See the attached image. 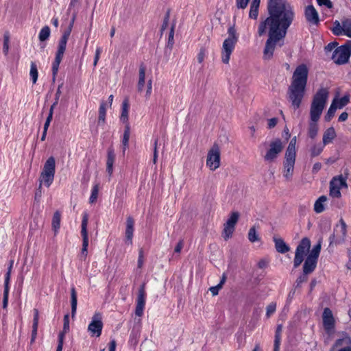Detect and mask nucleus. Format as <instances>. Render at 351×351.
I'll return each mask as SVG.
<instances>
[{"label": "nucleus", "mask_w": 351, "mask_h": 351, "mask_svg": "<svg viewBox=\"0 0 351 351\" xmlns=\"http://www.w3.org/2000/svg\"><path fill=\"white\" fill-rule=\"evenodd\" d=\"M268 16L258 26L259 36L268 34L264 48L265 59H270L279 41L283 40L295 19L293 8L285 0H268Z\"/></svg>", "instance_id": "obj_1"}, {"label": "nucleus", "mask_w": 351, "mask_h": 351, "mask_svg": "<svg viewBox=\"0 0 351 351\" xmlns=\"http://www.w3.org/2000/svg\"><path fill=\"white\" fill-rule=\"evenodd\" d=\"M308 76V69L305 64L298 65L293 73L291 82L288 88L287 95L289 101L295 109L300 108L304 97Z\"/></svg>", "instance_id": "obj_2"}, {"label": "nucleus", "mask_w": 351, "mask_h": 351, "mask_svg": "<svg viewBox=\"0 0 351 351\" xmlns=\"http://www.w3.org/2000/svg\"><path fill=\"white\" fill-rule=\"evenodd\" d=\"M329 97L328 88H319L313 97L310 108V117L313 122H317L322 115Z\"/></svg>", "instance_id": "obj_3"}, {"label": "nucleus", "mask_w": 351, "mask_h": 351, "mask_svg": "<svg viewBox=\"0 0 351 351\" xmlns=\"http://www.w3.org/2000/svg\"><path fill=\"white\" fill-rule=\"evenodd\" d=\"M75 17L70 22L68 27L64 31L58 43V50L56 54L55 60L52 63V80L54 82L58 72L60 64L64 56L66 50V43L74 23Z\"/></svg>", "instance_id": "obj_4"}, {"label": "nucleus", "mask_w": 351, "mask_h": 351, "mask_svg": "<svg viewBox=\"0 0 351 351\" xmlns=\"http://www.w3.org/2000/svg\"><path fill=\"white\" fill-rule=\"evenodd\" d=\"M228 37L224 40L221 51V61L224 64H228L230 56L235 48L239 36L234 26L228 29Z\"/></svg>", "instance_id": "obj_5"}, {"label": "nucleus", "mask_w": 351, "mask_h": 351, "mask_svg": "<svg viewBox=\"0 0 351 351\" xmlns=\"http://www.w3.org/2000/svg\"><path fill=\"white\" fill-rule=\"evenodd\" d=\"M311 247V241L307 237H304L300 241L295 252L293 259L294 268L298 267L304 260V257L307 255Z\"/></svg>", "instance_id": "obj_6"}, {"label": "nucleus", "mask_w": 351, "mask_h": 351, "mask_svg": "<svg viewBox=\"0 0 351 351\" xmlns=\"http://www.w3.org/2000/svg\"><path fill=\"white\" fill-rule=\"evenodd\" d=\"M351 55V49L347 45L336 47L333 51L331 59L338 65L347 63Z\"/></svg>", "instance_id": "obj_7"}, {"label": "nucleus", "mask_w": 351, "mask_h": 351, "mask_svg": "<svg viewBox=\"0 0 351 351\" xmlns=\"http://www.w3.org/2000/svg\"><path fill=\"white\" fill-rule=\"evenodd\" d=\"M347 235V225L344 220L341 218L339 220V225H337L334 229V232L330 235V245L332 243L341 244L343 243L346 238Z\"/></svg>", "instance_id": "obj_8"}, {"label": "nucleus", "mask_w": 351, "mask_h": 351, "mask_svg": "<svg viewBox=\"0 0 351 351\" xmlns=\"http://www.w3.org/2000/svg\"><path fill=\"white\" fill-rule=\"evenodd\" d=\"M206 165L211 171L216 170L220 166V149L216 143L213 145L208 152Z\"/></svg>", "instance_id": "obj_9"}, {"label": "nucleus", "mask_w": 351, "mask_h": 351, "mask_svg": "<svg viewBox=\"0 0 351 351\" xmlns=\"http://www.w3.org/2000/svg\"><path fill=\"white\" fill-rule=\"evenodd\" d=\"M82 219L81 223V236L82 237V247L81 250V255L84 258H86L88 254V214L87 212H83Z\"/></svg>", "instance_id": "obj_10"}, {"label": "nucleus", "mask_w": 351, "mask_h": 351, "mask_svg": "<svg viewBox=\"0 0 351 351\" xmlns=\"http://www.w3.org/2000/svg\"><path fill=\"white\" fill-rule=\"evenodd\" d=\"M102 315L99 312H95L92 320L88 326V331L91 337H99L101 336L103 329Z\"/></svg>", "instance_id": "obj_11"}, {"label": "nucleus", "mask_w": 351, "mask_h": 351, "mask_svg": "<svg viewBox=\"0 0 351 351\" xmlns=\"http://www.w3.org/2000/svg\"><path fill=\"white\" fill-rule=\"evenodd\" d=\"M283 149V144L280 138H276L269 144V148L264 156V160L267 162H272L277 158L278 154Z\"/></svg>", "instance_id": "obj_12"}, {"label": "nucleus", "mask_w": 351, "mask_h": 351, "mask_svg": "<svg viewBox=\"0 0 351 351\" xmlns=\"http://www.w3.org/2000/svg\"><path fill=\"white\" fill-rule=\"evenodd\" d=\"M239 218V213L238 212H232L227 221L224 223V228L223 230V237L226 241L232 237L235 229V226L238 222Z\"/></svg>", "instance_id": "obj_13"}, {"label": "nucleus", "mask_w": 351, "mask_h": 351, "mask_svg": "<svg viewBox=\"0 0 351 351\" xmlns=\"http://www.w3.org/2000/svg\"><path fill=\"white\" fill-rule=\"evenodd\" d=\"M343 187H347L346 179L342 176L334 177L330 182V195L332 197H341L340 191Z\"/></svg>", "instance_id": "obj_14"}, {"label": "nucleus", "mask_w": 351, "mask_h": 351, "mask_svg": "<svg viewBox=\"0 0 351 351\" xmlns=\"http://www.w3.org/2000/svg\"><path fill=\"white\" fill-rule=\"evenodd\" d=\"M146 297L145 284L143 283L138 289L136 301L135 315L137 317H142L143 315L146 304Z\"/></svg>", "instance_id": "obj_15"}, {"label": "nucleus", "mask_w": 351, "mask_h": 351, "mask_svg": "<svg viewBox=\"0 0 351 351\" xmlns=\"http://www.w3.org/2000/svg\"><path fill=\"white\" fill-rule=\"evenodd\" d=\"M134 219L132 217L128 216L125 222V243L127 245L132 244V239L134 232Z\"/></svg>", "instance_id": "obj_16"}, {"label": "nucleus", "mask_w": 351, "mask_h": 351, "mask_svg": "<svg viewBox=\"0 0 351 351\" xmlns=\"http://www.w3.org/2000/svg\"><path fill=\"white\" fill-rule=\"evenodd\" d=\"M323 325L327 332H330L335 328V319L331 310L325 308L323 312Z\"/></svg>", "instance_id": "obj_17"}, {"label": "nucleus", "mask_w": 351, "mask_h": 351, "mask_svg": "<svg viewBox=\"0 0 351 351\" xmlns=\"http://www.w3.org/2000/svg\"><path fill=\"white\" fill-rule=\"evenodd\" d=\"M306 20L312 25H317L319 23V14L313 5L306 7L304 11Z\"/></svg>", "instance_id": "obj_18"}, {"label": "nucleus", "mask_w": 351, "mask_h": 351, "mask_svg": "<svg viewBox=\"0 0 351 351\" xmlns=\"http://www.w3.org/2000/svg\"><path fill=\"white\" fill-rule=\"evenodd\" d=\"M295 162V157L288 156L285 155V160L283 162L284 167V176L287 179H290L293 175L294 165Z\"/></svg>", "instance_id": "obj_19"}, {"label": "nucleus", "mask_w": 351, "mask_h": 351, "mask_svg": "<svg viewBox=\"0 0 351 351\" xmlns=\"http://www.w3.org/2000/svg\"><path fill=\"white\" fill-rule=\"evenodd\" d=\"M115 154L112 147H109L107 152L106 171L111 176L113 172V165L115 160Z\"/></svg>", "instance_id": "obj_20"}, {"label": "nucleus", "mask_w": 351, "mask_h": 351, "mask_svg": "<svg viewBox=\"0 0 351 351\" xmlns=\"http://www.w3.org/2000/svg\"><path fill=\"white\" fill-rule=\"evenodd\" d=\"M317 264V261L306 256L304 265H303V271L305 274H310L313 273L316 269Z\"/></svg>", "instance_id": "obj_21"}, {"label": "nucleus", "mask_w": 351, "mask_h": 351, "mask_svg": "<svg viewBox=\"0 0 351 351\" xmlns=\"http://www.w3.org/2000/svg\"><path fill=\"white\" fill-rule=\"evenodd\" d=\"M38 322H39V311L37 308L34 309V318L32 323V335H31V343H33L37 337V331L38 328Z\"/></svg>", "instance_id": "obj_22"}, {"label": "nucleus", "mask_w": 351, "mask_h": 351, "mask_svg": "<svg viewBox=\"0 0 351 351\" xmlns=\"http://www.w3.org/2000/svg\"><path fill=\"white\" fill-rule=\"evenodd\" d=\"M41 173L51 174L55 176L56 173V160L53 156H50L44 164Z\"/></svg>", "instance_id": "obj_23"}, {"label": "nucleus", "mask_w": 351, "mask_h": 351, "mask_svg": "<svg viewBox=\"0 0 351 351\" xmlns=\"http://www.w3.org/2000/svg\"><path fill=\"white\" fill-rule=\"evenodd\" d=\"M106 106L107 103L104 101H102L99 105L98 110V125L103 126L106 124Z\"/></svg>", "instance_id": "obj_24"}, {"label": "nucleus", "mask_w": 351, "mask_h": 351, "mask_svg": "<svg viewBox=\"0 0 351 351\" xmlns=\"http://www.w3.org/2000/svg\"><path fill=\"white\" fill-rule=\"evenodd\" d=\"M145 72L146 67L143 63H142L139 66V73H138V82L137 84L138 91L141 93L143 90L145 83Z\"/></svg>", "instance_id": "obj_25"}, {"label": "nucleus", "mask_w": 351, "mask_h": 351, "mask_svg": "<svg viewBox=\"0 0 351 351\" xmlns=\"http://www.w3.org/2000/svg\"><path fill=\"white\" fill-rule=\"evenodd\" d=\"M130 104L128 99H125L122 103L121 106V114L120 116V120L125 125L130 124L128 121V113H129Z\"/></svg>", "instance_id": "obj_26"}, {"label": "nucleus", "mask_w": 351, "mask_h": 351, "mask_svg": "<svg viewBox=\"0 0 351 351\" xmlns=\"http://www.w3.org/2000/svg\"><path fill=\"white\" fill-rule=\"evenodd\" d=\"M336 137V132L333 127H330L324 132L323 134L324 146L329 144Z\"/></svg>", "instance_id": "obj_27"}, {"label": "nucleus", "mask_w": 351, "mask_h": 351, "mask_svg": "<svg viewBox=\"0 0 351 351\" xmlns=\"http://www.w3.org/2000/svg\"><path fill=\"white\" fill-rule=\"evenodd\" d=\"M275 247L276 251L281 254H285L290 250V247L282 239L274 238Z\"/></svg>", "instance_id": "obj_28"}, {"label": "nucleus", "mask_w": 351, "mask_h": 351, "mask_svg": "<svg viewBox=\"0 0 351 351\" xmlns=\"http://www.w3.org/2000/svg\"><path fill=\"white\" fill-rule=\"evenodd\" d=\"M350 95L349 94L344 95L341 98L335 97L332 102H335L336 109H341L350 103Z\"/></svg>", "instance_id": "obj_29"}, {"label": "nucleus", "mask_w": 351, "mask_h": 351, "mask_svg": "<svg viewBox=\"0 0 351 351\" xmlns=\"http://www.w3.org/2000/svg\"><path fill=\"white\" fill-rule=\"evenodd\" d=\"M282 332V324H278L275 331L274 351H280Z\"/></svg>", "instance_id": "obj_30"}, {"label": "nucleus", "mask_w": 351, "mask_h": 351, "mask_svg": "<svg viewBox=\"0 0 351 351\" xmlns=\"http://www.w3.org/2000/svg\"><path fill=\"white\" fill-rule=\"evenodd\" d=\"M130 136V124L125 125L124 132L122 138L123 152L125 153V150L129 147V140Z\"/></svg>", "instance_id": "obj_31"}, {"label": "nucleus", "mask_w": 351, "mask_h": 351, "mask_svg": "<svg viewBox=\"0 0 351 351\" xmlns=\"http://www.w3.org/2000/svg\"><path fill=\"white\" fill-rule=\"evenodd\" d=\"M327 200V197L325 195L320 196L315 202L314 210L316 213H321L324 211V202Z\"/></svg>", "instance_id": "obj_32"}, {"label": "nucleus", "mask_w": 351, "mask_h": 351, "mask_svg": "<svg viewBox=\"0 0 351 351\" xmlns=\"http://www.w3.org/2000/svg\"><path fill=\"white\" fill-rule=\"evenodd\" d=\"M60 221H61V213L58 210L56 211L53 213V216L52 218V228L55 232V235L58 233L60 228Z\"/></svg>", "instance_id": "obj_33"}, {"label": "nucleus", "mask_w": 351, "mask_h": 351, "mask_svg": "<svg viewBox=\"0 0 351 351\" xmlns=\"http://www.w3.org/2000/svg\"><path fill=\"white\" fill-rule=\"evenodd\" d=\"M71 315L73 317L76 314L77 297L75 287L71 289Z\"/></svg>", "instance_id": "obj_34"}, {"label": "nucleus", "mask_w": 351, "mask_h": 351, "mask_svg": "<svg viewBox=\"0 0 351 351\" xmlns=\"http://www.w3.org/2000/svg\"><path fill=\"white\" fill-rule=\"evenodd\" d=\"M53 180L54 175L41 173L40 178V187H41L43 183L45 186L49 187L53 183Z\"/></svg>", "instance_id": "obj_35"}, {"label": "nucleus", "mask_w": 351, "mask_h": 351, "mask_svg": "<svg viewBox=\"0 0 351 351\" xmlns=\"http://www.w3.org/2000/svg\"><path fill=\"white\" fill-rule=\"evenodd\" d=\"M99 184L95 183L93 184L92 189H91V193L90 196L89 197V203L93 204H95L98 198V194H99Z\"/></svg>", "instance_id": "obj_36"}, {"label": "nucleus", "mask_w": 351, "mask_h": 351, "mask_svg": "<svg viewBox=\"0 0 351 351\" xmlns=\"http://www.w3.org/2000/svg\"><path fill=\"white\" fill-rule=\"evenodd\" d=\"M295 143H296V139H295V137H294L289 142L288 147L286 150L285 155H287L288 156L296 157Z\"/></svg>", "instance_id": "obj_37"}, {"label": "nucleus", "mask_w": 351, "mask_h": 351, "mask_svg": "<svg viewBox=\"0 0 351 351\" xmlns=\"http://www.w3.org/2000/svg\"><path fill=\"white\" fill-rule=\"evenodd\" d=\"M51 30L49 26H44L40 31L38 38L40 41L43 42L47 40L50 36Z\"/></svg>", "instance_id": "obj_38"}, {"label": "nucleus", "mask_w": 351, "mask_h": 351, "mask_svg": "<svg viewBox=\"0 0 351 351\" xmlns=\"http://www.w3.org/2000/svg\"><path fill=\"white\" fill-rule=\"evenodd\" d=\"M29 75L31 77V80L32 81V83L34 84L36 83L38 77V72L37 66L35 62H32L30 64V71Z\"/></svg>", "instance_id": "obj_39"}, {"label": "nucleus", "mask_w": 351, "mask_h": 351, "mask_svg": "<svg viewBox=\"0 0 351 351\" xmlns=\"http://www.w3.org/2000/svg\"><path fill=\"white\" fill-rule=\"evenodd\" d=\"M318 132V126L317 124V122H313L311 121V122L309 123L308 126V136L313 139L316 137Z\"/></svg>", "instance_id": "obj_40"}, {"label": "nucleus", "mask_w": 351, "mask_h": 351, "mask_svg": "<svg viewBox=\"0 0 351 351\" xmlns=\"http://www.w3.org/2000/svg\"><path fill=\"white\" fill-rule=\"evenodd\" d=\"M332 32L335 36L344 35L343 24H341L338 21H336L334 23V27L332 29Z\"/></svg>", "instance_id": "obj_41"}, {"label": "nucleus", "mask_w": 351, "mask_h": 351, "mask_svg": "<svg viewBox=\"0 0 351 351\" xmlns=\"http://www.w3.org/2000/svg\"><path fill=\"white\" fill-rule=\"evenodd\" d=\"M341 23L343 25L344 35L351 38V19H346L342 21Z\"/></svg>", "instance_id": "obj_42"}, {"label": "nucleus", "mask_w": 351, "mask_h": 351, "mask_svg": "<svg viewBox=\"0 0 351 351\" xmlns=\"http://www.w3.org/2000/svg\"><path fill=\"white\" fill-rule=\"evenodd\" d=\"M9 292H10V285H4L3 295V301H2V307L4 309L7 308L8 305Z\"/></svg>", "instance_id": "obj_43"}, {"label": "nucleus", "mask_w": 351, "mask_h": 351, "mask_svg": "<svg viewBox=\"0 0 351 351\" xmlns=\"http://www.w3.org/2000/svg\"><path fill=\"white\" fill-rule=\"evenodd\" d=\"M175 28H176V23H173L171 25L169 36H168V42H167V47L171 49L174 45V33H175Z\"/></svg>", "instance_id": "obj_44"}, {"label": "nucleus", "mask_w": 351, "mask_h": 351, "mask_svg": "<svg viewBox=\"0 0 351 351\" xmlns=\"http://www.w3.org/2000/svg\"><path fill=\"white\" fill-rule=\"evenodd\" d=\"M248 239L252 243H254L260 240V237L256 233V230L254 226L252 227L248 232Z\"/></svg>", "instance_id": "obj_45"}, {"label": "nucleus", "mask_w": 351, "mask_h": 351, "mask_svg": "<svg viewBox=\"0 0 351 351\" xmlns=\"http://www.w3.org/2000/svg\"><path fill=\"white\" fill-rule=\"evenodd\" d=\"M336 108L335 107V102H332L330 106L329 107L327 113L324 116V120L326 121H330L332 118L334 117L335 113L336 112Z\"/></svg>", "instance_id": "obj_46"}, {"label": "nucleus", "mask_w": 351, "mask_h": 351, "mask_svg": "<svg viewBox=\"0 0 351 351\" xmlns=\"http://www.w3.org/2000/svg\"><path fill=\"white\" fill-rule=\"evenodd\" d=\"M320 250L321 245L320 244H317L313 247V248L312 249V250L310 252L309 254L307 256L318 261Z\"/></svg>", "instance_id": "obj_47"}, {"label": "nucleus", "mask_w": 351, "mask_h": 351, "mask_svg": "<svg viewBox=\"0 0 351 351\" xmlns=\"http://www.w3.org/2000/svg\"><path fill=\"white\" fill-rule=\"evenodd\" d=\"M324 145H314L311 149V156L312 158L319 156L324 149Z\"/></svg>", "instance_id": "obj_48"}, {"label": "nucleus", "mask_w": 351, "mask_h": 351, "mask_svg": "<svg viewBox=\"0 0 351 351\" xmlns=\"http://www.w3.org/2000/svg\"><path fill=\"white\" fill-rule=\"evenodd\" d=\"M69 330V316L68 314H66L64 316V324H63V329L62 331L59 332L58 335L63 334V337H65L66 334Z\"/></svg>", "instance_id": "obj_49"}, {"label": "nucleus", "mask_w": 351, "mask_h": 351, "mask_svg": "<svg viewBox=\"0 0 351 351\" xmlns=\"http://www.w3.org/2000/svg\"><path fill=\"white\" fill-rule=\"evenodd\" d=\"M259 6L250 4L249 17L252 19L256 20L258 16Z\"/></svg>", "instance_id": "obj_50"}, {"label": "nucleus", "mask_w": 351, "mask_h": 351, "mask_svg": "<svg viewBox=\"0 0 351 351\" xmlns=\"http://www.w3.org/2000/svg\"><path fill=\"white\" fill-rule=\"evenodd\" d=\"M308 274H305L302 271V274L300 275L295 280V287H300L303 282H305L308 280Z\"/></svg>", "instance_id": "obj_51"}, {"label": "nucleus", "mask_w": 351, "mask_h": 351, "mask_svg": "<svg viewBox=\"0 0 351 351\" xmlns=\"http://www.w3.org/2000/svg\"><path fill=\"white\" fill-rule=\"evenodd\" d=\"M53 107H52V108H50V109H49V114H48V116L46 119L45 123L44 124L43 130H45V131L48 130L50 123L53 119Z\"/></svg>", "instance_id": "obj_52"}, {"label": "nucleus", "mask_w": 351, "mask_h": 351, "mask_svg": "<svg viewBox=\"0 0 351 351\" xmlns=\"http://www.w3.org/2000/svg\"><path fill=\"white\" fill-rule=\"evenodd\" d=\"M13 265V261L10 262V266L8 267V271L5 274L4 285H10L11 271Z\"/></svg>", "instance_id": "obj_53"}, {"label": "nucleus", "mask_w": 351, "mask_h": 351, "mask_svg": "<svg viewBox=\"0 0 351 351\" xmlns=\"http://www.w3.org/2000/svg\"><path fill=\"white\" fill-rule=\"evenodd\" d=\"M276 304L275 302L270 303L267 306L266 316L267 317H269L271 316V315H272L276 311Z\"/></svg>", "instance_id": "obj_54"}, {"label": "nucleus", "mask_w": 351, "mask_h": 351, "mask_svg": "<svg viewBox=\"0 0 351 351\" xmlns=\"http://www.w3.org/2000/svg\"><path fill=\"white\" fill-rule=\"evenodd\" d=\"M158 139L156 138L154 142V154H153L154 164H156L157 160H158Z\"/></svg>", "instance_id": "obj_55"}, {"label": "nucleus", "mask_w": 351, "mask_h": 351, "mask_svg": "<svg viewBox=\"0 0 351 351\" xmlns=\"http://www.w3.org/2000/svg\"><path fill=\"white\" fill-rule=\"evenodd\" d=\"M144 263V252L143 249H140L138 251V261H137V266L138 268L141 269L142 268Z\"/></svg>", "instance_id": "obj_56"}, {"label": "nucleus", "mask_w": 351, "mask_h": 351, "mask_svg": "<svg viewBox=\"0 0 351 351\" xmlns=\"http://www.w3.org/2000/svg\"><path fill=\"white\" fill-rule=\"evenodd\" d=\"M62 86V84L58 86V89H57L56 93V95H55V96H56L55 101L53 102V104L50 107V108L53 107V110H54L55 107L58 104L59 98H60V96L61 95L60 88H61Z\"/></svg>", "instance_id": "obj_57"}, {"label": "nucleus", "mask_w": 351, "mask_h": 351, "mask_svg": "<svg viewBox=\"0 0 351 351\" xmlns=\"http://www.w3.org/2000/svg\"><path fill=\"white\" fill-rule=\"evenodd\" d=\"M206 56V49L202 47L197 56V60L199 63H202Z\"/></svg>", "instance_id": "obj_58"}, {"label": "nucleus", "mask_w": 351, "mask_h": 351, "mask_svg": "<svg viewBox=\"0 0 351 351\" xmlns=\"http://www.w3.org/2000/svg\"><path fill=\"white\" fill-rule=\"evenodd\" d=\"M250 0H236V6L239 9H245L247 8Z\"/></svg>", "instance_id": "obj_59"}, {"label": "nucleus", "mask_w": 351, "mask_h": 351, "mask_svg": "<svg viewBox=\"0 0 351 351\" xmlns=\"http://www.w3.org/2000/svg\"><path fill=\"white\" fill-rule=\"evenodd\" d=\"M64 339H65V337H63V334L58 335V343L56 351H62Z\"/></svg>", "instance_id": "obj_60"}, {"label": "nucleus", "mask_w": 351, "mask_h": 351, "mask_svg": "<svg viewBox=\"0 0 351 351\" xmlns=\"http://www.w3.org/2000/svg\"><path fill=\"white\" fill-rule=\"evenodd\" d=\"M319 5H325L328 8H332L333 5L330 0H317Z\"/></svg>", "instance_id": "obj_61"}, {"label": "nucleus", "mask_w": 351, "mask_h": 351, "mask_svg": "<svg viewBox=\"0 0 351 351\" xmlns=\"http://www.w3.org/2000/svg\"><path fill=\"white\" fill-rule=\"evenodd\" d=\"M152 92V80H149L147 84V90L145 93V97L146 99H149L151 96Z\"/></svg>", "instance_id": "obj_62"}, {"label": "nucleus", "mask_w": 351, "mask_h": 351, "mask_svg": "<svg viewBox=\"0 0 351 351\" xmlns=\"http://www.w3.org/2000/svg\"><path fill=\"white\" fill-rule=\"evenodd\" d=\"M337 45L338 43L337 42H331L328 43L324 48L326 52L327 53L332 51L337 47Z\"/></svg>", "instance_id": "obj_63"}, {"label": "nucleus", "mask_w": 351, "mask_h": 351, "mask_svg": "<svg viewBox=\"0 0 351 351\" xmlns=\"http://www.w3.org/2000/svg\"><path fill=\"white\" fill-rule=\"evenodd\" d=\"M183 246H184V240L183 239H180L178 243H177V245H176L175 248H174V252L176 253H180L182 250V249L183 248Z\"/></svg>", "instance_id": "obj_64"}]
</instances>
